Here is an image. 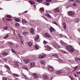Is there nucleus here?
I'll use <instances>...</instances> for the list:
<instances>
[{
    "label": "nucleus",
    "instance_id": "79ce46f5",
    "mask_svg": "<svg viewBox=\"0 0 80 80\" xmlns=\"http://www.w3.org/2000/svg\"><path fill=\"white\" fill-rule=\"evenodd\" d=\"M2 79L3 80H7L8 78H7L5 77H3L2 78Z\"/></svg>",
    "mask_w": 80,
    "mask_h": 80
},
{
    "label": "nucleus",
    "instance_id": "20e7f679",
    "mask_svg": "<svg viewBox=\"0 0 80 80\" xmlns=\"http://www.w3.org/2000/svg\"><path fill=\"white\" fill-rule=\"evenodd\" d=\"M44 48L47 51H50V50H51V48L48 45L45 46Z\"/></svg>",
    "mask_w": 80,
    "mask_h": 80
},
{
    "label": "nucleus",
    "instance_id": "de8ad7c7",
    "mask_svg": "<svg viewBox=\"0 0 80 80\" xmlns=\"http://www.w3.org/2000/svg\"><path fill=\"white\" fill-rule=\"evenodd\" d=\"M52 0H46V2H52Z\"/></svg>",
    "mask_w": 80,
    "mask_h": 80
},
{
    "label": "nucleus",
    "instance_id": "9b49d317",
    "mask_svg": "<svg viewBox=\"0 0 80 80\" xmlns=\"http://www.w3.org/2000/svg\"><path fill=\"white\" fill-rule=\"evenodd\" d=\"M30 65H31L30 67L31 68H32V67H33L35 65V63L32 62L30 63Z\"/></svg>",
    "mask_w": 80,
    "mask_h": 80
},
{
    "label": "nucleus",
    "instance_id": "58836bf2",
    "mask_svg": "<svg viewBox=\"0 0 80 80\" xmlns=\"http://www.w3.org/2000/svg\"><path fill=\"white\" fill-rule=\"evenodd\" d=\"M69 77L71 80H74V78H73V77L72 76H69Z\"/></svg>",
    "mask_w": 80,
    "mask_h": 80
},
{
    "label": "nucleus",
    "instance_id": "f257e3e1",
    "mask_svg": "<svg viewBox=\"0 0 80 80\" xmlns=\"http://www.w3.org/2000/svg\"><path fill=\"white\" fill-rule=\"evenodd\" d=\"M67 49L70 51V52H74V48L72 46L69 45L67 48Z\"/></svg>",
    "mask_w": 80,
    "mask_h": 80
},
{
    "label": "nucleus",
    "instance_id": "5701e85b",
    "mask_svg": "<svg viewBox=\"0 0 80 80\" xmlns=\"http://www.w3.org/2000/svg\"><path fill=\"white\" fill-rule=\"evenodd\" d=\"M79 21H80V19H79L78 18H77V19H75V20H74V22L76 23H78V22H79Z\"/></svg>",
    "mask_w": 80,
    "mask_h": 80
},
{
    "label": "nucleus",
    "instance_id": "f3484780",
    "mask_svg": "<svg viewBox=\"0 0 80 80\" xmlns=\"http://www.w3.org/2000/svg\"><path fill=\"white\" fill-rule=\"evenodd\" d=\"M2 54L4 56H7L8 55V53L6 52H4L2 53Z\"/></svg>",
    "mask_w": 80,
    "mask_h": 80
},
{
    "label": "nucleus",
    "instance_id": "774afa93",
    "mask_svg": "<svg viewBox=\"0 0 80 80\" xmlns=\"http://www.w3.org/2000/svg\"><path fill=\"white\" fill-rule=\"evenodd\" d=\"M34 7H35V8L36 7V5H34Z\"/></svg>",
    "mask_w": 80,
    "mask_h": 80
},
{
    "label": "nucleus",
    "instance_id": "680f3d73",
    "mask_svg": "<svg viewBox=\"0 0 80 80\" xmlns=\"http://www.w3.org/2000/svg\"><path fill=\"white\" fill-rule=\"evenodd\" d=\"M73 6L74 7H75L76 6V3L73 4Z\"/></svg>",
    "mask_w": 80,
    "mask_h": 80
},
{
    "label": "nucleus",
    "instance_id": "aec40b11",
    "mask_svg": "<svg viewBox=\"0 0 80 80\" xmlns=\"http://www.w3.org/2000/svg\"><path fill=\"white\" fill-rule=\"evenodd\" d=\"M52 23L55 24V25H57V26H58V27H60V25L58 24H57V22L55 21H53L52 22Z\"/></svg>",
    "mask_w": 80,
    "mask_h": 80
},
{
    "label": "nucleus",
    "instance_id": "e433bc0d",
    "mask_svg": "<svg viewBox=\"0 0 80 80\" xmlns=\"http://www.w3.org/2000/svg\"><path fill=\"white\" fill-rule=\"evenodd\" d=\"M22 23H26L27 22V21H25V20H22Z\"/></svg>",
    "mask_w": 80,
    "mask_h": 80
},
{
    "label": "nucleus",
    "instance_id": "4468645a",
    "mask_svg": "<svg viewBox=\"0 0 80 80\" xmlns=\"http://www.w3.org/2000/svg\"><path fill=\"white\" fill-rule=\"evenodd\" d=\"M42 77L43 78H44L45 79H48V76L45 74H43L42 76Z\"/></svg>",
    "mask_w": 80,
    "mask_h": 80
},
{
    "label": "nucleus",
    "instance_id": "7ed1b4c3",
    "mask_svg": "<svg viewBox=\"0 0 80 80\" xmlns=\"http://www.w3.org/2000/svg\"><path fill=\"white\" fill-rule=\"evenodd\" d=\"M68 15H69L70 17H72L75 15V12L72 11H69L68 12Z\"/></svg>",
    "mask_w": 80,
    "mask_h": 80
},
{
    "label": "nucleus",
    "instance_id": "4d7b16f0",
    "mask_svg": "<svg viewBox=\"0 0 80 80\" xmlns=\"http://www.w3.org/2000/svg\"><path fill=\"white\" fill-rule=\"evenodd\" d=\"M22 75H23V76H24V77L25 78H27V76H26V75H25L24 74H23Z\"/></svg>",
    "mask_w": 80,
    "mask_h": 80
},
{
    "label": "nucleus",
    "instance_id": "9d476101",
    "mask_svg": "<svg viewBox=\"0 0 80 80\" xmlns=\"http://www.w3.org/2000/svg\"><path fill=\"white\" fill-rule=\"evenodd\" d=\"M49 30H50V32L52 33L53 32H54L55 31V29L53 27H51L49 28Z\"/></svg>",
    "mask_w": 80,
    "mask_h": 80
},
{
    "label": "nucleus",
    "instance_id": "bf43d9fd",
    "mask_svg": "<svg viewBox=\"0 0 80 80\" xmlns=\"http://www.w3.org/2000/svg\"><path fill=\"white\" fill-rule=\"evenodd\" d=\"M15 65L16 66H19V65H18V62H16V64H15Z\"/></svg>",
    "mask_w": 80,
    "mask_h": 80
},
{
    "label": "nucleus",
    "instance_id": "1a4fd4ad",
    "mask_svg": "<svg viewBox=\"0 0 80 80\" xmlns=\"http://www.w3.org/2000/svg\"><path fill=\"white\" fill-rule=\"evenodd\" d=\"M24 62H25L26 64L27 63H28L30 62V60L29 59H24Z\"/></svg>",
    "mask_w": 80,
    "mask_h": 80
},
{
    "label": "nucleus",
    "instance_id": "603ef678",
    "mask_svg": "<svg viewBox=\"0 0 80 80\" xmlns=\"http://www.w3.org/2000/svg\"><path fill=\"white\" fill-rule=\"evenodd\" d=\"M78 68V66L75 67V68H74V70H75Z\"/></svg>",
    "mask_w": 80,
    "mask_h": 80
},
{
    "label": "nucleus",
    "instance_id": "a878e982",
    "mask_svg": "<svg viewBox=\"0 0 80 80\" xmlns=\"http://www.w3.org/2000/svg\"><path fill=\"white\" fill-rule=\"evenodd\" d=\"M5 68H7L8 70H10V68L8 67V66L7 65L5 66Z\"/></svg>",
    "mask_w": 80,
    "mask_h": 80
},
{
    "label": "nucleus",
    "instance_id": "ea45409f",
    "mask_svg": "<svg viewBox=\"0 0 80 80\" xmlns=\"http://www.w3.org/2000/svg\"><path fill=\"white\" fill-rule=\"evenodd\" d=\"M43 44H44L45 45V44H47V43H48V42L44 40L43 41Z\"/></svg>",
    "mask_w": 80,
    "mask_h": 80
},
{
    "label": "nucleus",
    "instance_id": "b1692460",
    "mask_svg": "<svg viewBox=\"0 0 80 80\" xmlns=\"http://www.w3.org/2000/svg\"><path fill=\"white\" fill-rule=\"evenodd\" d=\"M22 69H25L27 71H28V69H27V67H25V66H23L22 67Z\"/></svg>",
    "mask_w": 80,
    "mask_h": 80
},
{
    "label": "nucleus",
    "instance_id": "f8f14e48",
    "mask_svg": "<svg viewBox=\"0 0 80 80\" xmlns=\"http://www.w3.org/2000/svg\"><path fill=\"white\" fill-rule=\"evenodd\" d=\"M63 73V71L62 70L56 72L57 74H61V73Z\"/></svg>",
    "mask_w": 80,
    "mask_h": 80
},
{
    "label": "nucleus",
    "instance_id": "0eeeda50",
    "mask_svg": "<svg viewBox=\"0 0 80 80\" xmlns=\"http://www.w3.org/2000/svg\"><path fill=\"white\" fill-rule=\"evenodd\" d=\"M48 68L51 72H53V71H54V68H53L52 66H48Z\"/></svg>",
    "mask_w": 80,
    "mask_h": 80
},
{
    "label": "nucleus",
    "instance_id": "052dcab7",
    "mask_svg": "<svg viewBox=\"0 0 80 80\" xmlns=\"http://www.w3.org/2000/svg\"><path fill=\"white\" fill-rule=\"evenodd\" d=\"M40 10L42 12V11H43V8H41Z\"/></svg>",
    "mask_w": 80,
    "mask_h": 80
},
{
    "label": "nucleus",
    "instance_id": "72a5a7b5",
    "mask_svg": "<svg viewBox=\"0 0 80 80\" xmlns=\"http://www.w3.org/2000/svg\"><path fill=\"white\" fill-rule=\"evenodd\" d=\"M9 36V35H8V34H7L4 38V39H6V38H7Z\"/></svg>",
    "mask_w": 80,
    "mask_h": 80
},
{
    "label": "nucleus",
    "instance_id": "a19ab883",
    "mask_svg": "<svg viewBox=\"0 0 80 80\" xmlns=\"http://www.w3.org/2000/svg\"><path fill=\"white\" fill-rule=\"evenodd\" d=\"M45 3L46 4V5H47V6H48V5H50V3L48 2H46Z\"/></svg>",
    "mask_w": 80,
    "mask_h": 80
},
{
    "label": "nucleus",
    "instance_id": "69168bd1",
    "mask_svg": "<svg viewBox=\"0 0 80 80\" xmlns=\"http://www.w3.org/2000/svg\"><path fill=\"white\" fill-rule=\"evenodd\" d=\"M78 32H80V30H79V29H78Z\"/></svg>",
    "mask_w": 80,
    "mask_h": 80
},
{
    "label": "nucleus",
    "instance_id": "864d4df0",
    "mask_svg": "<svg viewBox=\"0 0 80 80\" xmlns=\"http://www.w3.org/2000/svg\"><path fill=\"white\" fill-rule=\"evenodd\" d=\"M3 60H4V61H5V62H7V59L5 58H3Z\"/></svg>",
    "mask_w": 80,
    "mask_h": 80
},
{
    "label": "nucleus",
    "instance_id": "412c9836",
    "mask_svg": "<svg viewBox=\"0 0 80 80\" xmlns=\"http://www.w3.org/2000/svg\"><path fill=\"white\" fill-rule=\"evenodd\" d=\"M14 20L17 22H19L20 21V19L18 18H16L14 19Z\"/></svg>",
    "mask_w": 80,
    "mask_h": 80
},
{
    "label": "nucleus",
    "instance_id": "f03ea898",
    "mask_svg": "<svg viewBox=\"0 0 80 80\" xmlns=\"http://www.w3.org/2000/svg\"><path fill=\"white\" fill-rule=\"evenodd\" d=\"M52 45L54 48H56V49H59L60 48V46L57 44V43H56V42H54L52 43Z\"/></svg>",
    "mask_w": 80,
    "mask_h": 80
},
{
    "label": "nucleus",
    "instance_id": "49530a36",
    "mask_svg": "<svg viewBox=\"0 0 80 80\" xmlns=\"http://www.w3.org/2000/svg\"><path fill=\"white\" fill-rule=\"evenodd\" d=\"M11 51H12V52H13V53H15V50H14V49H11Z\"/></svg>",
    "mask_w": 80,
    "mask_h": 80
},
{
    "label": "nucleus",
    "instance_id": "3c124183",
    "mask_svg": "<svg viewBox=\"0 0 80 80\" xmlns=\"http://www.w3.org/2000/svg\"><path fill=\"white\" fill-rule=\"evenodd\" d=\"M42 0H38L37 1V2H38L39 3L40 2H42Z\"/></svg>",
    "mask_w": 80,
    "mask_h": 80
},
{
    "label": "nucleus",
    "instance_id": "2eb2a0df",
    "mask_svg": "<svg viewBox=\"0 0 80 80\" xmlns=\"http://www.w3.org/2000/svg\"><path fill=\"white\" fill-rule=\"evenodd\" d=\"M41 63L43 64V65H45L46 63V62L44 60H42L40 61Z\"/></svg>",
    "mask_w": 80,
    "mask_h": 80
},
{
    "label": "nucleus",
    "instance_id": "c85d7f7f",
    "mask_svg": "<svg viewBox=\"0 0 80 80\" xmlns=\"http://www.w3.org/2000/svg\"><path fill=\"white\" fill-rule=\"evenodd\" d=\"M13 76H14V77H20V76L18 75L17 74H15V73L13 74Z\"/></svg>",
    "mask_w": 80,
    "mask_h": 80
},
{
    "label": "nucleus",
    "instance_id": "c03bdc74",
    "mask_svg": "<svg viewBox=\"0 0 80 80\" xmlns=\"http://www.w3.org/2000/svg\"><path fill=\"white\" fill-rule=\"evenodd\" d=\"M19 25H20V24H19V23H17V22H16V24H15V26H19Z\"/></svg>",
    "mask_w": 80,
    "mask_h": 80
},
{
    "label": "nucleus",
    "instance_id": "423d86ee",
    "mask_svg": "<svg viewBox=\"0 0 80 80\" xmlns=\"http://www.w3.org/2000/svg\"><path fill=\"white\" fill-rule=\"evenodd\" d=\"M55 13H58L60 12V9L59 8H57L53 10Z\"/></svg>",
    "mask_w": 80,
    "mask_h": 80
},
{
    "label": "nucleus",
    "instance_id": "c9c22d12",
    "mask_svg": "<svg viewBox=\"0 0 80 80\" xmlns=\"http://www.w3.org/2000/svg\"><path fill=\"white\" fill-rule=\"evenodd\" d=\"M58 62L59 63H63V61H62L61 59H59L58 60Z\"/></svg>",
    "mask_w": 80,
    "mask_h": 80
},
{
    "label": "nucleus",
    "instance_id": "c756f323",
    "mask_svg": "<svg viewBox=\"0 0 80 80\" xmlns=\"http://www.w3.org/2000/svg\"><path fill=\"white\" fill-rule=\"evenodd\" d=\"M28 46L29 47H31L32 45V42H29L28 43Z\"/></svg>",
    "mask_w": 80,
    "mask_h": 80
},
{
    "label": "nucleus",
    "instance_id": "4be33fe9",
    "mask_svg": "<svg viewBox=\"0 0 80 80\" xmlns=\"http://www.w3.org/2000/svg\"><path fill=\"white\" fill-rule=\"evenodd\" d=\"M38 38H39V35H38L35 38V40L36 41H38Z\"/></svg>",
    "mask_w": 80,
    "mask_h": 80
},
{
    "label": "nucleus",
    "instance_id": "13d9d810",
    "mask_svg": "<svg viewBox=\"0 0 80 80\" xmlns=\"http://www.w3.org/2000/svg\"><path fill=\"white\" fill-rule=\"evenodd\" d=\"M8 44H9V45H12V42H9Z\"/></svg>",
    "mask_w": 80,
    "mask_h": 80
},
{
    "label": "nucleus",
    "instance_id": "6ab92c4d",
    "mask_svg": "<svg viewBox=\"0 0 80 80\" xmlns=\"http://www.w3.org/2000/svg\"><path fill=\"white\" fill-rule=\"evenodd\" d=\"M18 37L21 40V39H22V38H23V37H22V36L21 35H20V33L18 34Z\"/></svg>",
    "mask_w": 80,
    "mask_h": 80
},
{
    "label": "nucleus",
    "instance_id": "393cba45",
    "mask_svg": "<svg viewBox=\"0 0 80 80\" xmlns=\"http://www.w3.org/2000/svg\"><path fill=\"white\" fill-rule=\"evenodd\" d=\"M63 25L64 26V29H66L67 28V26H66V24L65 23V22L63 23Z\"/></svg>",
    "mask_w": 80,
    "mask_h": 80
},
{
    "label": "nucleus",
    "instance_id": "8fccbe9b",
    "mask_svg": "<svg viewBox=\"0 0 80 80\" xmlns=\"http://www.w3.org/2000/svg\"><path fill=\"white\" fill-rule=\"evenodd\" d=\"M76 2H77V3H80V1L79 0H76Z\"/></svg>",
    "mask_w": 80,
    "mask_h": 80
},
{
    "label": "nucleus",
    "instance_id": "f704fd0d",
    "mask_svg": "<svg viewBox=\"0 0 80 80\" xmlns=\"http://www.w3.org/2000/svg\"><path fill=\"white\" fill-rule=\"evenodd\" d=\"M42 53L40 55H39V58H43V57H42Z\"/></svg>",
    "mask_w": 80,
    "mask_h": 80
},
{
    "label": "nucleus",
    "instance_id": "6e6d98bb",
    "mask_svg": "<svg viewBox=\"0 0 80 80\" xmlns=\"http://www.w3.org/2000/svg\"><path fill=\"white\" fill-rule=\"evenodd\" d=\"M6 20H8V21H11V20H12V19H6Z\"/></svg>",
    "mask_w": 80,
    "mask_h": 80
},
{
    "label": "nucleus",
    "instance_id": "473e14b6",
    "mask_svg": "<svg viewBox=\"0 0 80 80\" xmlns=\"http://www.w3.org/2000/svg\"><path fill=\"white\" fill-rule=\"evenodd\" d=\"M35 48L36 50H38V49H39V47H38V45L35 46Z\"/></svg>",
    "mask_w": 80,
    "mask_h": 80
},
{
    "label": "nucleus",
    "instance_id": "2f4dec72",
    "mask_svg": "<svg viewBox=\"0 0 80 80\" xmlns=\"http://www.w3.org/2000/svg\"><path fill=\"white\" fill-rule=\"evenodd\" d=\"M75 60L76 62H77V61H78V60H80V58H77V57L75 58Z\"/></svg>",
    "mask_w": 80,
    "mask_h": 80
},
{
    "label": "nucleus",
    "instance_id": "39448f33",
    "mask_svg": "<svg viewBox=\"0 0 80 80\" xmlns=\"http://www.w3.org/2000/svg\"><path fill=\"white\" fill-rule=\"evenodd\" d=\"M52 58H53V60H57L55 58H58V54H54L52 55Z\"/></svg>",
    "mask_w": 80,
    "mask_h": 80
},
{
    "label": "nucleus",
    "instance_id": "37998d69",
    "mask_svg": "<svg viewBox=\"0 0 80 80\" xmlns=\"http://www.w3.org/2000/svg\"><path fill=\"white\" fill-rule=\"evenodd\" d=\"M7 18H11V16L10 15H7Z\"/></svg>",
    "mask_w": 80,
    "mask_h": 80
},
{
    "label": "nucleus",
    "instance_id": "7c9ffc66",
    "mask_svg": "<svg viewBox=\"0 0 80 80\" xmlns=\"http://www.w3.org/2000/svg\"><path fill=\"white\" fill-rule=\"evenodd\" d=\"M22 34L24 36H26V35H28V32H23L22 33Z\"/></svg>",
    "mask_w": 80,
    "mask_h": 80
},
{
    "label": "nucleus",
    "instance_id": "6e6552de",
    "mask_svg": "<svg viewBox=\"0 0 80 80\" xmlns=\"http://www.w3.org/2000/svg\"><path fill=\"white\" fill-rule=\"evenodd\" d=\"M44 36L46 37H48V38H51V36L50 35H49V34H48L47 32H46L44 34Z\"/></svg>",
    "mask_w": 80,
    "mask_h": 80
},
{
    "label": "nucleus",
    "instance_id": "4c0bfd02",
    "mask_svg": "<svg viewBox=\"0 0 80 80\" xmlns=\"http://www.w3.org/2000/svg\"><path fill=\"white\" fill-rule=\"evenodd\" d=\"M46 16H47V17H49V18H51V17L50 15L49 14H46Z\"/></svg>",
    "mask_w": 80,
    "mask_h": 80
},
{
    "label": "nucleus",
    "instance_id": "a18cd8bd",
    "mask_svg": "<svg viewBox=\"0 0 80 80\" xmlns=\"http://www.w3.org/2000/svg\"><path fill=\"white\" fill-rule=\"evenodd\" d=\"M8 28V26L5 27L4 28V30H7Z\"/></svg>",
    "mask_w": 80,
    "mask_h": 80
},
{
    "label": "nucleus",
    "instance_id": "ddd939ff",
    "mask_svg": "<svg viewBox=\"0 0 80 80\" xmlns=\"http://www.w3.org/2000/svg\"><path fill=\"white\" fill-rule=\"evenodd\" d=\"M32 75L34 76V78H35V79H37L38 78V76L37 74H35V73L33 74H32Z\"/></svg>",
    "mask_w": 80,
    "mask_h": 80
},
{
    "label": "nucleus",
    "instance_id": "cd10ccee",
    "mask_svg": "<svg viewBox=\"0 0 80 80\" xmlns=\"http://www.w3.org/2000/svg\"><path fill=\"white\" fill-rule=\"evenodd\" d=\"M41 54H42V58H43L44 57H45L46 56H47V55L45 54H44V53H42Z\"/></svg>",
    "mask_w": 80,
    "mask_h": 80
},
{
    "label": "nucleus",
    "instance_id": "a211bd4d",
    "mask_svg": "<svg viewBox=\"0 0 80 80\" xmlns=\"http://www.w3.org/2000/svg\"><path fill=\"white\" fill-rule=\"evenodd\" d=\"M28 2L30 3L31 5H33L35 3V2H32V1H28Z\"/></svg>",
    "mask_w": 80,
    "mask_h": 80
},
{
    "label": "nucleus",
    "instance_id": "09e8293b",
    "mask_svg": "<svg viewBox=\"0 0 80 80\" xmlns=\"http://www.w3.org/2000/svg\"><path fill=\"white\" fill-rule=\"evenodd\" d=\"M62 52L64 53H66V54H68V53L67 52H66L64 51H62Z\"/></svg>",
    "mask_w": 80,
    "mask_h": 80
},
{
    "label": "nucleus",
    "instance_id": "5fc2aeb1",
    "mask_svg": "<svg viewBox=\"0 0 80 80\" xmlns=\"http://www.w3.org/2000/svg\"><path fill=\"white\" fill-rule=\"evenodd\" d=\"M42 17L43 18H44L45 20H47V18L45 17L42 16Z\"/></svg>",
    "mask_w": 80,
    "mask_h": 80
},
{
    "label": "nucleus",
    "instance_id": "bb28decb",
    "mask_svg": "<svg viewBox=\"0 0 80 80\" xmlns=\"http://www.w3.org/2000/svg\"><path fill=\"white\" fill-rule=\"evenodd\" d=\"M60 43L62 44V45H65V43L64 42L62 41H61Z\"/></svg>",
    "mask_w": 80,
    "mask_h": 80
},
{
    "label": "nucleus",
    "instance_id": "0e129e2a",
    "mask_svg": "<svg viewBox=\"0 0 80 80\" xmlns=\"http://www.w3.org/2000/svg\"><path fill=\"white\" fill-rule=\"evenodd\" d=\"M77 74H80V72H77Z\"/></svg>",
    "mask_w": 80,
    "mask_h": 80
},
{
    "label": "nucleus",
    "instance_id": "e2e57ef3",
    "mask_svg": "<svg viewBox=\"0 0 80 80\" xmlns=\"http://www.w3.org/2000/svg\"><path fill=\"white\" fill-rule=\"evenodd\" d=\"M74 0H69V1L70 2H73V1H74Z\"/></svg>",
    "mask_w": 80,
    "mask_h": 80
},
{
    "label": "nucleus",
    "instance_id": "338daca9",
    "mask_svg": "<svg viewBox=\"0 0 80 80\" xmlns=\"http://www.w3.org/2000/svg\"><path fill=\"white\" fill-rule=\"evenodd\" d=\"M74 75H75V77H77V75H76V74H74Z\"/></svg>",
    "mask_w": 80,
    "mask_h": 80
},
{
    "label": "nucleus",
    "instance_id": "dca6fc26",
    "mask_svg": "<svg viewBox=\"0 0 80 80\" xmlns=\"http://www.w3.org/2000/svg\"><path fill=\"white\" fill-rule=\"evenodd\" d=\"M30 32L31 33L34 34L35 33V31H34V29L33 28H31L30 29Z\"/></svg>",
    "mask_w": 80,
    "mask_h": 80
}]
</instances>
